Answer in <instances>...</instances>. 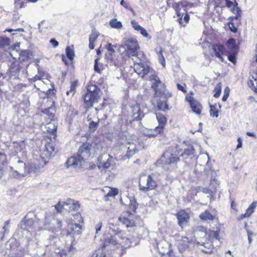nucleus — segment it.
Wrapping results in <instances>:
<instances>
[{
    "instance_id": "f257e3e1",
    "label": "nucleus",
    "mask_w": 257,
    "mask_h": 257,
    "mask_svg": "<svg viewBox=\"0 0 257 257\" xmlns=\"http://www.w3.org/2000/svg\"><path fill=\"white\" fill-rule=\"evenodd\" d=\"M176 153H170L166 152L163 155L164 158V164L169 166H177L178 163L180 162V157L183 158L184 159H187L189 157H192L194 156L195 149L193 147L190 146L187 148L182 149L177 146L176 147Z\"/></svg>"
},
{
    "instance_id": "f03ea898",
    "label": "nucleus",
    "mask_w": 257,
    "mask_h": 257,
    "mask_svg": "<svg viewBox=\"0 0 257 257\" xmlns=\"http://www.w3.org/2000/svg\"><path fill=\"white\" fill-rule=\"evenodd\" d=\"M113 231V235H110L104 239L101 250L107 246H115L116 248H120L121 250H123L129 246L130 241L125 237V233L123 231L117 228L116 230H114Z\"/></svg>"
},
{
    "instance_id": "7ed1b4c3",
    "label": "nucleus",
    "mask_w": 257,
    "mask_h": 257,
    "mask_svg": "<svg viewBox=\"0 0 257 257\" xmlns=\"http://www.w3.org/2000/svg\"><path fill=\"white\" fill-rule=\"evenodd\" d=\"M193 7V3H189L186 0H182L173 4L172 8L175 11L176 15L178 18L177 22L182 26L185 27L189 23L190 16L187 13V10Z\"/></svg>"
},
{
    "instance_id": "20e7f679",
    "label": "nucleus",
    "mask_w": 257,
    "mask_h": 257,
    "mask_svg": "<svg viewBox=\"0 0 257 257\" xmlns=\"http://www.w3.org/2000/svg\"><path fill=\"white\" fill-rule=\"evenodd\" d=\"M100 91V89L96 85L91 84L87 85V91L82 96L85 108L89 109L98 102Z\"/></svg>"
},
{
    "instance_id": "39448f33",
    "label": "nucleus",
    "mask_w": 257,
    "mask_h": 257,
    "mask_svg": "<svg viewBox=\"0 0 257 257\" xmlns=\"http://www.w3.org/2000/svg\"><path fill=\"white\" fill-rule=\"evenodd\" d=\"M57 125H54L49 133V136H46L44 138V141L46 142L44 149L42 154L41 157L43 159H49L52 156L55 150V142L57 138Z\"/></svg>"
},
{
    "instance_id": "423d86ee",
    "label": "nucleus",
    "mask_w": 257,
    "mask_h": 257,
    "mask_svg": "<svg viewBox=\"0 0 257 257\" xmlns=\"http://www.w3.org/2000/svg\"><path fill=\"white\" fill-rule=\"evenodd\" d=\"M149 80L151 82V88L154 91L156 96L165 98L171 96V94L166 92V87L165 84L162 83L159 77L156 74H152L149 77Z\"/></svg>"
},
{
    "instance_id": "0eeeda50",
    "label": "nucleus",
    "mask_w": 257,
    "mask_h": 257,
    "mask_svg": "<svg viewBox=\"0 0 257 257\" xmlns=\"http://www.w3.org/2000/svg\"><path fill=\"white\" fill-rule=\"evenodd\" d=\"M42 105L44 107H47L42 110V112L48 117L47 122L50 123L51 121L55 120L56 119L55 101L52 98H48L47 100L45 102H43Z\"/></svg>"
},
{
    "instance_id": "6e6552de",
    "label": "nucleus",
    "mask_w": 257,
    "mask_h": 257,
    "mask_svg": "<svg viewBox=\"0 0 257 257\" xmlns=\"http://www.w3.org/2000/svg\"><path fill=\"white\" fill-rule=\"evenodd\" d=\"M126 49H125V55L128 57L139 55L140 46L137 40L135 39H128L125 42Z\"/></svg>"
},
{
    "instance_id": "1a4fd4ad",
    "label": "nucleus",
    "mask_w": 257,
    "mask_h": 257,
    "mask_svg": "<svg viewBox=\"0 0 257 257\" xmlns=\"http://www.w3.org/2000/svg\"><path fill=\"white\" fill-rule=\"evenodd\" d=\"M140 219L138 216L135 215L129 211H126L125 215L121 216L118 218L119 221L124 224L127 228L136 227L137 221Z\"/></svg>"
},
{
    "instance_id": "9d476101",
    "label": "nucleus",
    "mask_w": 257,
    "mask_h": 257,
    "mask_svg": "<svg viewBox=\"0 0 257 257\" xmlns=\"http://www.w3.org/2000/svg\"><path fill=\"white\" fill-rule=\"evenodd\" d=\"M16 170L10 166V169L12 172L11 176L14 178L24 177L29 173L26 164L22 161L19 160L16 166Z\"/></svg>"
},
{
    "instance_id": "9b49d317",
    "label": "nucleus",
    "mask_w": 257,
    "mask_h": 257,
    "mask_svg": "<svg viewBox=\"0 0 257 257\" xmlns=\"http://www.w3.org/2000/svg\"><path fill=\"white\" fill-rule=\"evenodd\" d=\"M220 231L221 224L219 222H217L215 224V227L207 229L205 237L211 242L214 240H219L220 239Z\"/></svg>"
},
{
    "instance_id": "f8f14e48",
    "label": "nucleus",
    "mask_w": 257,
    "mask_h": 257,
    "mask_svg": "<svg viewBox=\"0 0 257 257\" xmlns=\"http://www.w3.org/2000/svg\"><path fill=\"white\" fill-rule=\"evenodd\" d=\"M177 219L178 225L183 229L188 223L190 215L185 209H180L175 215Z\"/></svg>"
},
{
    "instance_id": "ddd939ff",
    "label": "nucleus",
    "mask_w": 257,
    "mask_h": 257,
    "mask_svg": "<svg viewBox=\"0 0 257 257\" xmlns=\"http://www.w3.org/2000/svg\"><path fill=\"white\" fill-rule=\"evenodd\" d=\"M158 186L156 181L154 179L152 175H149L147 179L146 186L142 185L140 183L139 184V190L142 192H147L155 190Z\"/></svg>"
},
{
    "instance_id": "4468645a",
    "label": "nucleus",
    "mask_w": 257,
    "mask_h": 257,
    "mask_svg": "<svg viewBox=\"0 0 257 257\" xmlns=\"http://www.w3.org/2000/svg\"><path fill=\"white\" fill-rule=\"evenodd\" d=\"M92 145L87 142L82 144L80 147L77 154L82 160H85L90 157Z\"/></svg>"
},
{
    "instance_id": "2eb2a0df",
    "label": "nucleus",
    "mask_w": 257,
    "mask_h": 257,
    "mask_svg": "<svg viewBox=\"0 0 257 257\" xmlns=\"http://www.w3.org/2000/svg\"><path fill=\"white\" fill-rule=\"evenodd\" d=\"M130 115L133 121L140 120L144 116L143 111L141 110L140 104L136 103L131 106Z\"/></svg>"
},
{
    "instance_id": "dca6fc26",
    "label": "nucleus",
    "mask_w": 257,
    "mask_h": 257,
    "mask_svg": "<svg viewBox=\"0 0 257 257\" xmlns=\"http://www.w3.org/2000/svg\"><path fill=\"white\" fill-rule=\"evenodd\" d=\"M135 71L141 77L147 75L150 70V67L144 62H135L134 65Z\"/></svg>"
},
{
    "instance_id": "f3484780",
    "label": "nucleus",
    "mask_w": 257,
    "mask_h": 257,
    "mask_svg": "<svg viewBox=\"0 0 257 257\" xmlns=\"http://www.w3.org/2000/svg\"><path fill=\"white\" fill-rule=\"evenodd\" d=\"M66 55H62V60L64 63L65 65L69 66L73 65V60L75 56V53L73 50V46H67L65 49Z\"/></svg>"
},
{
    "instance_id": "a211bd4d",
    "label": "nucleus",
    "mask_w": 257,
    "mask_h": 257,
    "mask_svg": "<svg viewBox=\"0 0 257 257\" xmlns=\"http://www.w3.org/2000/svg\"><path fill=\"white\" fill-rule=\"evenodd\" d=\"M156 114L159 125L155 127V130L154 131L158 134L159 133H163L167 123V118L165 115L162 113L159 112L157 113Z\"/></svg>"
},
{
    "instance_id": "6ab92c4d",
    "label": "nucleus",
    "mask_w": 257,
    "mask_h": 257,
    "mask_svg": "<svg viewBox=\"0 0 257 257\" xmlns=\"http://www.w3.org/2000/svg\"><path fill=\"white\" fill-rule=\"evenodd\" d=\"M186 100L189 103L192 110L197 114H201L202 106L201 103L195 100L193 96L186 97Z\"/></svg>"
},
{
    "instance_id": "aec40b11",
    "label": "nucleus",
    "mask_w": 257,
    "mask_h": 257,
    "mask_svg": "<svg viewBox=\"0 0 257 257\" xmlns=\"http://www.w3.org/2000/svg\"><path fill=\"white\" fill-rule=\"evenodd\" d=\"M212 49L215 53V56L221 60H223L222 56L227 53L225 46L219 43L212 44Z\"/></svg>"
},
{
    "instance_id": "412c9836",
    "label": "nucleus",
    "mask_w": 257,
    "mask_h": 257,
    "mask_svg": "<svg viewBox=\"0 0 257 257\" xmlns=\"http://www.w3.org/2000/svg\"><path fill=\"white\" fill-rule=\"evenodd\" d=\"M192 241L188 237L186 236H182L181 238L178 240L177 246L180 252H183L187 249Z\"/></svg>"
},
{
    "instance_id": "4be33fe9",
    "label": "nucleus",
    "mask_w": 257,
    "mask_h": 257,
    "mask_svg": "<svg viewBox=\"0 0 257 257\" xmlns=\"http://www.w3.org/2000/svg\"><path fill=\"white\" fill-rule=\"evenodd\" d=\"M199 217L202 221H213L215 220L216 223L219 222V218L217 214H212L209 210H205L204 212L201 213Z\"/></svg>"
},
{
    "instance_id": "5701e85b",
    "label": "nucleus",
    "mask_w": 257,
    "mask_h": 257,
    "mask_svg": "<svg viewBox=\"0 0 257 257\" xmlns=\"http://www.w3.org/2000/svg\"><path fill=\"white\" fill-rule=\"evenodd\" d=\"M68 226L69 227V230H66V235L70 236L72 238L74 237V235L79 234L81 233L82 225L77 223H71L68 224Z\"/></svg>"
},
{
    "instance_id": "b1692460",
    "label": "nucleus",
    "mask_w": 257,
    "mask_h": 257,
    "mask_svg": "<svg viewBox=\"0 0 257 257\" xmlns=\"http://www.w3.org/2000/svg\"><path fill=\"white\" fill-rule=\"evenodd\" d=\"M67 109L66 120L71 123L74 118L78 115L79 112L71 105L68 106Z\"/></svg>"
},
{
    "instance_id": "393cba45",
    "label": "nucleus",
    "mask_w": 257,
    "mask_h": 257,
    "mask_svg": "<svg viewBox=\"0 0 257 257\" xmlns=\"http://www.w3.org/2000/svg\"><path fill=\"white\" fill-rule=\"evenodd\" d=\"M257 206V202H253L246 210L244 214H241L238 217V220H241L244 218L249 217L254 212V209Z\"/></svg>"
},
{
    "instance_id": "a878e982",
    "label": "nucleus",
    "mask_w": 257,
    "mask_h": 257,
    "mask_svg": "<svg viewBox=\"0 0 257 257\" xmlns=\"http://www.w3.org/2000/svg\"><path fill=\"white\" fill-rule=\"evenodd\" d=\"M65 204H66V206H69V211H77L80 207V205L78 201H75L70 198L65 201Z\"/></svg>"
},
{
    "instance_id": "bb28decb",
    "label": "nucleus",
    "mask_w": 257,
    "mask_h": 257,
    "mask_svg": "<svg viewBox=\"0 0 257 257\" xmlns=\"http://www.w3.org/2000/svg\"><path fill=\"white\" fill-rule=\"evenodd\" d=\"M104 188L109 189L108 192L104 196L105 201H108L110 198H114L119 193V190L117 188L105 186Z\"/></svg>"
},
{
    "instance_id": "cd10ccee",
    "label": "nucleus",
    "mask_w": 257,
    "mask_h": 257,
    "mask_svg": "<svg viewBox=\"0 0 257 257\" xmlns=\"http://www.w3.org/2000/svg\"><path fill=\"white\" fill-rule=\"evenodd\" d=\"M35 222V220L32 218H28L27 216H25L22 220L24 229L29 231L30 229H33Z\"/></svg>"
},
{
    "instance_id": "c85d7f7f",
    "label": "nucleus",
    "mask_w": 257,
    "mask_h": 257,
    "mask_svg": "<svg viewBox=\"0 0 257 257\" xmlns=\"http://www.w3.org/2000/svg\"><path fill=\"white\" fill-rule=\"evenodd\" d=\"M226 45L229 50L228 52H238V47L236 44V41L233 38L229 39Z\"/></svg>"
},
{
    "instance_id": "c756f323",
    "label": "nucleus",
    "mask_w": 257,
    "mask_h": 257,
    "mask_svg": "<svg viewBox=\"0 0 257 257\" xmlns=\"http://www.w3.org/2000/svg\"><path fill=\"white\" fill-rule=\"evenodd\" d=\"M221 108L219 103L218 104L215 103L214 104H210V115L212 117H217L219 115V111Z\"/></svg>"
},
{
    "instance_id": "7c9ffc66",
    "label": "nucleus",
    "mask_w": 257,
    "mask_h": 257,
    "mask_svg": "<svg viewBox=\"0 0 257 257\" xmlns=\"http://www.w3.org/2000/svg\"><path fill=\"white\" fill-rule=\"evenodd\" d=\"M81 160L79 156L78 158L76 157H71L68 159L65 163V165L67 168L71 166L75 167L78 165V163Z\"/></svg>"
},
{
    "instance_id": "2f4dec72",
    "label": "nucleus",
    "mask_w": 257,
    "mask_h": 257,
    "mask_svg": "<svg viewBox=\"0 0 257 257\" xmlns=\"http://www.w3.org/2000/svg\"><path fill=\"white\" fill-rule=\"evenodd\" d=\"M78 85V80H76L73 81H71L70 83V89L67 90L66 92V95L67 96H73L76 92V87Z\"/></svg>"
},
{
    "instance_id": "473e14b6",
    "label": "nucleus",
    "mask_w": 257,
    "mask_h": 257,
    "mask_svg": "<svg viewBox=\"0 0 257 257\" xmlns=\"http://www.w3.org/2000/svg\"><path fill=\"white\" fill-rule=\"evenodd\" d=\"M157 107L158 110L166 111L169 110L168 105L167 104V100H159L157 102Z\"/></svg>"
},
{
    "instance_id": "72a5a7b5",
    "label": "nucleus",
    "mask_w": 257,
    "mask_h": 257,
    "mask_svg": "<svg viewBox=\"0 0 257 257\" xmlns=\"http://www.w3.org/2000/svg\"><path fill=\"white\" fill-rule=\"evenodd\" d=\"M138 207V203L137 201L134 199H131L130 200V204L128 205V211L130 212H131V211L136 212Z\"/></svg>"
},
{
    "instance_id": "f704fd0d",
    "label": "nucleus",
    "mask_w": 257,
    "mask_h": 257,
    "mask_svg": "<svg viewBox=\"0 0 257 257\" xmlns=\"http://www.w3.org/2000/svg\"><path fill=\"white\" fill-rule=\"evenodd\" d=\"M238 52H228L225 55L227 56L228 60L233 64L236 63V55Z\"/></svg>"
},
{
    "instance_id": "c9c22d12",
    "label": "nucleus",
    "mask_w": 257,
    "mask_h": 257,
    "mask_svg": "<svg viewBox=\"0 0 257 257\" xmlns=\"http://www.w3.org/2000/svg\"><path fill=\"white\" fill-rule=\"evenodd\" d=\"M225 3L224 4V7H227L228 8H230L231 11L235 13L234 11H238V8L237 7V4L236 3V4H234L232 2H231L230 0H224Z\"/></svg>"
},
{
    "instance_id": "e433bc0d",
    "label": "nucleus",
    "mask_w": 257,
    "mask_h": 257,
    "mask_svg": "<svg viewBox=\"0 0 257 257\" xmlns=\"http://www.w3.org/2000/svg\"><path fill=\"white\" fill-rule=\"evenodd\" d=\"M252 79H250L247 82L248 86L256 93H257V79H254L252 77Z\"/></svg>"
},
{
    "instance_id": "4c0bfd02",
    "label": "nucleus",
    "mask_w": 257,
    "mask_h": 257,
    "mask_svg": "<svg viewBox=\"0 0 257 257\" xmlns=\"http://www.w3.org/2000/svg\"><path fill=\"white\" fill-rule=\"evenodd\" d=\"M109 25L111 28L119 29L122 27V24L120 21H117L116 19H113L109 21Z\"/></svg>"
},
{
    "instance_id": "58836bf2",
    "label": "nucleus",
    "mask_w": 257,
    "mask_h": 257,
    "mask_svg": "<svg viewBox=\"0 0 257 257\" xmlns=\"http://www.w3.org/2000/svg\"><path fill=\"white\" fill-rule=\"evenodd\" d=\"M99 119L97 122H95L94 121H91L89 123L88 126V131L90 133H94L97 129L98 124H99Z\"/></svg>"
},
{
    "instance_id": "ea45409f",
    "label": "nucleus",
    "mask_w": 257,
    "mask_h": 257,
    "mask_svg": "<svg viewBox=\"0 0 257 257\" xmlns=\"http://www.w3.org/2000/svg\"><path fill=\"white\" fill-rule=\"evenodd\" d=\"M159 253L160 254L161 257H173V251L170 245H169L167 252L160 250Z\"/></svg>"
},
{
    "instance_id": "a19ab883",
    "label": "nucleus",
    "mask_w": 257,
    "mask_h": 257,
    "mask_svg": "<svg viewBox=\"0 0 257 257\" xmlns=\"http://www.w3.org/2000/svg\"><path fill=\"white\" fill-rule=\"evenodd\" d=\"M221 89H222L221 83L219 82L218 83H217L216 84V85L215 87L214 90H213V91L214 92L213 96L214 97L218 98L219 97V96L221 94Z\"/></svg>"
},
{
    "instance_id": "79ce46f5",
    "label": "nucleus",
    "mask_w": 257,
    "mask_h": 257,
    "mask_svg": "<svg viewBox=\"0 0 257 257\" xmlns=\"http://www.w3.org/2000/svg\"><path fill=\"white\" fill-rule=\"evenodd\" d=\"M8 164V161L7 155L5 153L0 152V166L4 167Z\"/></svg>"
},
{
    "instance_id": "37998d69",
    "label": "nucleus",
    "mask_w": 257,
    "mask_h": 257,
    "mask_svg": "<svg viewBox=\"0 0 257 257\" xmlns=\"http://www.w3.org/2000/svg\"><path fill=\"white\" fill-rule=\"evenodd\" d=\"M10 40L7 37H0V48H4L10 45Z\"/></svg>"
},
{
    "instance_id": "c03bdc74",
    "label": "nucleus",
    "mask_w": 257,
    "mask_h": 257,
    "mask_svg": "<svg viewBox=\"0 0 257 257\" xmlns=\"http://www.w3.org/2000/svg\"><path fill=\"white\" fill-rule=\"evenodd\" d=\"M155 130V127L154 129H150L147 131L146 132V136L149 138H155L158 136L159 135L162 134L163 133H157V132H154V130Z\"/></svg>"
},
{
    "instance_id": "a18cd8bd",
    "label": "nucleus",
    "mask_w": 257,
    "mask_h": 257,
    "mask_svg": "<svg viewBox=\"0 0 257 257\" xmlns=\"http://www.w3.org/2000/svg\"><path fill=\"white\" fill-rule=\"evenodd\" d=\"M158 55L159 56V62L164 67H165L166 65V61L165 57L163 54L162 49H161V50L159 52H158Z\"/></svg>"
},
{
    "instance_id": "49530a36",
    "label": "nucleus",
    "mask_w": 257,
    "mask_h": 257,
    "mask_svg": "<svg viewBox=\"0 0 257 257\" xmlns=\"http://www.w3.org/2000/svg\"><path fill=\"white\" fill-rule=\"evenodd\" d=\"M97 37V36L96 35H95V34L91 35L89 37V48L90 49H94V42L95 41Z\"/></svg>"
},
{
    "instance_id": "de8ad7c7",
    "label": "nucleus",
    "mask_w": 257,
    "mask_h": 257,
    "mask_svg": "<svg viewBox=\"0 0 257 257\" xmlns=\"http://www.w3.org/2000/svg\"><path fill=\"white\" fill-rule=\"evenodd\" d=\"M66 206V204H65V202H62L61 203L60 201L58 202L57 204L55 205V208L58 213H61L63 209H64V206Z\"/></svg>"
},
{
    "instance_id": "09e8293b",
    "label": "nucleus",
    "mask_w": 257,
    "mask_h": 257,
    "mask_svg": "<svg viewBox=\"0 0 257 257\" xmlns=\"http://www.w3.org/2000/svg\"><path fill=\"white\" fill-rule=\"evenodd\" d=\"M98 60L97 59L95 60V64L94 66V70L100 73L101 71L103 69V67L102 64H98Z\"/></svg>"
},
{
    "instance_id": "8fccbe9b",
    "label": "nucleus",
    "mask_w": 257,
    "mask_h": 257,
    "mask_svg": "<svg viewBox=\"0 0 257 257\" xmlns=\"http://www.w3.org/2000/svg\"><path fill=\"white\" fill-rule=\"evenodd\" d=\"M10 71L11 72H19L20 71V69L19 68V65L17 62H13L11 63V65L10 67Z\"/></svg>"
},
{
    "instance_id": "3c124183",
    "label": "nucleus",
    "mask_w": 257,
    "mask_h": 257,
    "mask_svg": "<svg viewBox=\"0 0 257 257\" xmlns=\"http://www.w3.org/2000/svg\"><path fill=\"white\" fill-rule=\"evenodd\" d=\"M45 94L46 96V100H47L48 98H51L50 96L55 94V90L54 87V85L52 86V88H50L48 89L45 92Z\"/></svg>"
},
{
    "instance_id": "603ef678",
    "label": "nucleus",
    "mask_w": 257,
    "mask_h": 257,
    "mask_svg": "<svg viewBox=\"0 0 257 257\" xmlns=\"http://www.w3.org/2000/svg\"><path fill=\"white\" fill-rule=\"evenodd\" d=\"M228 26L229 28V30L233 33H235L237 32V27L233 22H229L228 23Z\"/></svg>"
},
{
    "instance_id": "864d4df0",
    "label": "nucleus",
    "mask_w": 257,
    "mask_h": 257,
    "mask_svg": "<svg viewBox=\"0 0 257 257\" xmlns=\"http://www.w3.org/2000/svg\"><path fill=\"white\" fill-rule=\"evenodd\" d=\"M230 93V89L228 87H226L224 90V94L222 98L223 101H226Z\"/></svg>"
},
{
    "instance_id": "5fc2aeb1",
    "label": "nucleus",
    "mask_w": 257,
    "mask_h": 257,
    "mask_svg": "<svg viewBox=\"0 0 257 257\" xmlns=\"http://www.w3.org/2000/svg\"><path fill=\"white\" fill-rule=\"evenodd\" d=\"M73 216H74V219L77 220L79 223H83L84 222L83 218L82 217L80 213H76V214L73 215Z\"/></svg>"
},
{
    "instance_id": "6e6d98bb",
    "label": "nucleus",
    "mask_w": 257,
    "mask_h": 257,
    "mask_svg": "<svg viewBox=\"0 0 257 257\" xmlns=\"http://www.w3.org/2000/svg\"><path fill=\"white\" fill-rule=\"evenodd\" d=\"M216 7L224 8V0H214Z\"/></svg>"
},
{
    "instance_id": "4d7b16f0",
    "label": "nucleus",
    "mask_w": 257,
    "mask_h": 257,
    "mask_svg": "<svg viewBox=\"0 0 257 257\" xmlns=\"http://www.w3.org/2000/svg\"><path fill=\"white\" fill-rule=\"evenodd\" d=\"M120 5L126 9L132 12H134L133 9L130 5H128V4L124 1V0L121 1Z\"/></svg>"
},
{
    "instance_id": "13d9d810",
    "label": "nucleus",
    "mask_w": 257,
    "mask_h": 257,
    "mask_svg": "<svg viewBox=\"0 0 257 257\" xmlns=\"http://www.w3.org/2000/svg\"><path fill=\"white\" fill-rule=\"evenodd\" d=\"M207 228L206 227L204 226H198L196 230V232H204L205 233V236H206V232L207 231Z\"/></svg>"
},
{
    "instance_id": "bf43d9fd",
    "label": "nucleus",
    "mask_w": 257,
    "mask_h": 257,
    "mask_svg": "<svg viewBox=\"0 0 257 257\" xmlns=\"http://www.w3.org/2000/svg\"><path fill=\"white\" fill-rule=\"evenodd\" d=\"M95 257H106V254L103 251L100 249H98L96 250V256Z\"/></svg>"
},
{
    "instance_id": "052dcab7",
    "label": "nucleus",
    "mask_w": 257,
    "mask_h": 257,
    "mask_svg": "<svg viewBox=\"0 0 257 257\" xmlns=\"http://www.w3.org/2000/svg\"><path fill=\"white\" fill-rule=\"evenodd\" d=\"M135 153L136 151L135 150H131L130 148H128L126 152V156L127 158H130V157H132Z\"/></svg>"
},
{
    "instance_id": "680f3d73",
    "label": "nucleus",
    "mask_w": 257,
    "mask_h": 257,
    "mask_svg": "<svg viewBox=\"0 0 257 257\" xmlns=\"http://www.w3.org/2000/svg\"><path fill=\"white\" fill-rule=\"evenodd\" d=\"M106 48L108 51L110 52H114L113 46L111 43H108L106 45Z\"/></svg>"
},
{
    "instance_id": "e2e57ef3",
    "label": "nucleus",
    "mask_w": 257,
    "mask_h": 257,
    "mask_svg": "<svg viewBox=\"0 0 257 257\" xmlns=\"http://www.w3.org/2000/svg\"><path fill=\"white\" fill-rule=\"evenodd\" d=\"M202 192L205 194H212L213 191L209 188H203Z\"/></svg>"
},
{
    "instance_id": "0e129e2a",
    "label": "nucleus",
    "mask_w": 257,
    "mask_h": 257,
    "mask_svg": "<svg viewBox=\"0 0 257 257\" xmlns=\"http://www.w3.org/2000/svg\"><path fill=\"white\" fill-rule=\"evenodd\" d=\"M102 223L101 221L99 222L95 226L96 233H97L101 229Z\"/></svg>"
},
{
    "instance_id": "69168bd1",
    "label": "nucleus",
    "mask_w": 257,
    "mask_h": 257,
    "mask_svg": "<svg viewBox=\"0 0 257 257\" xmlns=\"http://www.w3.org/2000/svg\"><path fill=\"white\" fill-rule=\"evenodd\" d=\"M50 43L54 48L57 47L59 45L58 42L54 39H51L50 41Z\"/></svg>"
},
{
    "instance_id": "338daca9",
    "label": "nucleus",
    "mask_w": 257,
    "mask_h": 257,
    "mask_svg": "<svg viewBox=\"0 0 257 257\" xmlns=\"http://www.w3.org/2000/svg\"><path fill=\"white\" fill-rule=\"evenodd\" d=\"M139 31L140 32L141 34L144 36L145 37H147L148 36V33H147V31L145 28L142 27Z\"/></svg>"
},
{
    "instance_id": "774afa93",
    "label": "nucleus",
    "mask_w": 257,
    "mask_h": 257,
    "mask_svg": "<svg viewBox=\"0 0 257 257\" xmlns=\"http://www.w3.org/2000/svg\"><path fill=\"white\" fill-rule=\"evenodd\" d=\"M189 193L191 194V197L192 198H194L195 196H196L197 194V193H196V192L195 191V190H194V189L193 188H191L189 190Z\"/></svg>"
}]
</instances>
